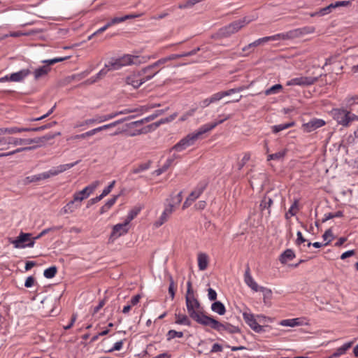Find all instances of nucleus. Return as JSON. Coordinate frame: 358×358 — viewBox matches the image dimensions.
<instances>
[{
    "mask_svg": "<svg viewBox=\"0 0 358 358\" xmlns=\"http://www.w3.org/2000/svg\"><path fill=\"white\" fill-rule=\"evenodd\" d=\"M50 177V172H44L38 175L27 176L24 179V184H29L34 182H37L41 180H45Z\"/></svg>",
    "mask_w": 358,
    "mask_h": 358,
    "instance_id": "obj_25",
    "label": "nucleus"
},
{
    "mask_svg": "<svg viewBox=\"0 0 358 358\" xmlns=\"http://www.w3.org/2000/svg\"><path fill=\"white\" fill-rule=\"evenodd\" d=\"M173 204L169 203V205L165 208L159 220L156 222L155 225L157 227H160L161 225H162L164 222L167 221L169 216L173 213Z\"/></svg>",
    "mask_w": 358,
    "mask_h": 358,
    "instance_id": "obj_21",
    "label": "nucleus"
},
{
    "mask_svg": "<svg viewBox=\"0 0 358 358\" xmlns=\"http://www.w3.org/2000/svg\"><path fill=\"white\" fill-rule=\"evenodd\" d=\"M119 195H115L109 199L101 208L100 214H103L107 212L116 202Z\"/></svg>",
    "mask_w": 358,
    "mask_h": 358,
    "instance_id": "obj_33",
    "label": "nucleus"
},
{
    "mask_svg": "<svg viewBox=\"0 0 358 358\" xmlns=\"http://www.w3.org/2000/svg\"><path fill=\"white\" fill-rule=\"evenodd\" d=\"M295 257L294 252L291 249L285 250L280 257V261L282 264H286L288 261L293 259Z\"/></svg>",
    "mask_w": 358,
    "mask_h": 358,
    "instance_id": "obj_30",
    "label": "nucleus"
},
{
    "mask_svg": "<svg viewBox=\"0 0 358 358\" xmlns=\"http://www.w3.org/2000/svg\"><path fill=\"white\" fill-rule=\"evenodd\" d=\"M287 152L286 150H281L274 154H270L267 156V160H280L284 158Z\"/></svg>",
    "mask_w": 358,
    "mask_h": 358,
    "instance_id": "obj_38",
    "label": "nucleus"
},
{
    "mask_svg": "<svg viewBox=\"0 0 358 358\" xmlns=\"http://www.w3.org/2000/svg\"><path fill=\"white\" fill-rule=\"evenodd\" d=\"M99 185V181H95L92 184L85 187L83 190L76 192L73 195L74 201L81 202L83 199L87 198Z\"/></svg>",
    "mask_w": 358,
    "mask_h": 358,
    "instance_id": "obj_11",
    "label": "nucleus"
},
{
    "mask_svg": "<svg viewBox=\"0 0 358 358\" xmlns=\"http://www.w3.org/2000/svg\"><path fill=\"white\" fill-rule=\"evenodd\" d=\"M94 134H95V131H94V129H92L90 131H87L85 133L76 135V136H74L73 138L74 139L85 138L87 137L93 136Z\"/></svg>",
    "mask_w": 358,
    "mask_h": 358,
    "instance_id": "obj_55",
    "label": "nucleus"
},
{
    "mask_svg": "<svg viewBox=\"0 0 358 358\" xmlns=\"http://www.w3.org/2000/svg\"><path fill=\"white\" fill-rule=\"evenodd\" d=\"M31 73L29 69H22L18 72L10 75L9 80L12 82H20Z\"/></svg>",
    "mask_w": 358,
    "mask_h": 358,
    "instance_id": "obj_23",
    "label": "nucleus"
},
{
    "mask_svg": "<svg viewBox=\"0 0 358 358\" xmlns=\"http://www.w3.org/2000/svg\"><path fill=\"white\" fill-rule=\"evenodd\" d=\"M272 41L271 36H266V37H264V38H259V39L256 40L255 41L250 43L249 45L245 46L242 49V50L243 52H245V51H247V50H248L250 49L255 48L257 46L262 45L264 43H266V42H268V41Z\"/></svg>",
    "mask_w": 358,
    "mask_h": 358,
    "instance_id": "obj_26",
    "label": "nucleus"
},
{
    "mask_svg": "<svg viewBox=\"0 0 358 358\" xmlns=\"http://www.w3.org/2000/svg\"><path fill=\"white\" fill-rule=\"evenodd\" d=\"M208 263V255L205 253H200L198 255V266L199 270L204 271L206 269Z\"/></svg>",
    "mask_w": 358,
    "mask_h": 358,
    "instance_id": "obj_29",
    "label": "nucleus"
},
{
    "mask_svg": "<svg viewBox=\"0 0 358 358\" xmlns=\"http://www.w3.org/2000/svg\"><path fill=\"white\" fill-rule=\"evenodd\" d=\"M35 148L34 146H31V147H24V148H17L13 151H11V152H2V153H0V157H7V156H10V155H13L15 153H18V152H22V151H26V150H31L32 149Z\"/></svg>",
    "mask_w": 358,
    "mask_h": 358,
    "instance_id": "obj_41",
    "label": "nucleus"
},
{
    "mask_svg": "<svg viewBox=\"0 0 358 358\" xmlns=\"http://www.w3.org/2000/svg\"><path fill=\"white\" fill-rule=\"evenodd\" d=\"M196 111V108H192L185 113H184L180 118V121L183 122L187 120L189 117L192 116Z\"/></svg>",
    "mask_w": 358,
    "mask_h": 358,
    "instance_id": "obj_58",
    "label": "nucleus"
},
{
    "mask_svg": "<svg viewBox=\"0 0 358 358\" xmlns=\"http://www.w3.org/2000/svg\"><path fill=\"white\" fill-rule=\"evenodd\" d=\"M208 320L209 321L208 322L207 326L210 327L213 329L220 333H222L223 331L230 334L241 333V329L239 327L233 325L228 322H220L213 317Z\"/></svg>",
    "mask_w": 358,
    "mask_h": 358,
    "instance_id": "obj_3",
    "label": "nucleus"
},
{
    "mask_svg": "<svg viewBox=\"0 0 358 358\" xmlns=\"http://www.w3.org/2000/svg\"><path fill=\"white\" fill-rule=\"evenodd\" d=\"M151 164H152V162L150 160L148 161L145 163L141 164L137 167L134 168L132 169L131 172L133 173L136 174V173H139L142 171H146L150 167Z\"/></svg>",
    "mask_w": 358,
    "mask_h": 358,
    "instance_id": "obj_35",
    "label": "nucleus"
},
{
    "mask_svg": "<svg viewBox=\"0 0 358 358\" xmlns=\"http://www.w3.org/2000/svg\"><path fill=\"white\" fill-rule=\"evenodd\" d=\"M182 192H180L176 196H175L173 198H172V202L173 204L179 205L180 202L182 201Z\"/></svg>",
    "mask_w": 358,
    "mask_h": 358,
    "instance_id": "obj_63",
    "label": "nucleus"
},
{
    "mask_svg": "<svg viewBox=\"0 0 358 358\" xmlns=\"http://www.w3.org/2000/svg\"><path fill=\"white\" fill-rule=\"evenodd\" d=\"M129 224H126L124 221L122 224H117L115 225L113 228V231L110 234V238H117L120 236L126 234L128 231L127 225Z\"/></svg>",
    "mask_w": 358,
    "mask_h": 358,
    "instance_id": "obj_17",
    "label": "nucleus"
},
{
    "mask_svg": "<svg viewBox=\"0 0 358 358\" xmlns=\"http://www.w3.org/2000/svg\"><path fill=\"white\" fill-rule=\"evenodd\" d=\"M150 57H142L135 56L131 55H125L121 58L118 59L119 66L129 65V64H140L141 63L145 62L148 59H149Z\"/></svg>",
    "mask_w": 358,
    "mask_h": 358,
    "instance_id": "obj_9",
    "label": "nucleus"
},
{
    "mask_svg": "<svg viewBox=\"0 0 358 358\" xmlns=\"http://www.w3.org/2000/svg\"><path fill=\"white\" fill-rule=\"evenodd\" d=\"M206 185L207 184L206 182L199 183L188 196L189 200H192L194 202L197 198H199L206 189Z\"/></svg>",
    "mask_w": 358,
    "mask_h": 358,
    "instance_id": "obj_24",
    "label": "nucleus"
},
{
    "mask_svg": "<svg viewBox=\"0 0 358 358\" xmlns=\"http://www.w3.org/2000/svg\"><path fill=\"white\" fill-rule=\"evenodd\" d=\"M179 156L178 155L174 154L171 157L167 159L165 164L159 169L155 170V173L157 176L161 175L162 173L165 172L170 166L173 164L174 160L177 159Z\"/></svg>",
    "mask_w": 358,
    "mask_h": 358,
    "instance_id": "obj_28",
    "label": "nucleus"
},
{
    "mask_svg": "<svg viewBox=\"0 0 358 358\" xmlns=\"http://www.w3.org/2000/svg\"><path fill=\"white\" fill-rule=\"evenodd\" d=\"M208 299L210 300V301H215L216 299H217V293L216 292L212 289V288H208Z\"/></svg>",
    "mask_w": 358,
    "mask_h": 358,
    "instance_id": "obj_62",
    "label": "nucleus"
},
{
    "mask_svg": "<svg viewBox=\"0 0 358 358\" xmlns=\"http://www.w3.org/2000/svg\"><path fill=\"white\" fill-rule=\"evenodd\" d=\"M244 281L245 284L248 287H250L253 291H259L260 287L257 285V283L254 280V279L251 276L250 270L248 265H247V268L244 274Z\"/></svg>",
    "mask_w": 358,
    "mask_h": 358,
    "instance_id": "obj_18",
    "label": "nucleus"
},
{
    "mask_svg": "<svg viewBox=\"0 0 358 358\" xmlns=\"http://www.w3.org/2000/svg\"><path fill=\"white\" fill-rule=\"evenodd\" d=\"M80 160H78L73 163L59 165L56 169H51L49 171L50 176H55L60 173L64 172L65 171L71 169L72 167L78 164Z\"/></svg>",
    "mask_w": 358,
    "mask_h": 358,
    "instance_id": "obj_22",
    "label": "nucleus"
},
{
    "mask_svg": "<svg viewBox=\"0 0 358 358\" xmlns=\"http://www.w3.org/2000/svg\"><path fill=\"white\" fill-rule=\"evenodd\" d=\"M280 324L282 326L293 327L301 325V322H300L299 318H294V319L283 320L280 322Z\"/></svg>",
    "mask_w": 358,
    "mask_h": 358,
    "instance_id": "obj_34",
    "label": "nucleus"
},
{
    "mask_svg": "<svg viewBox=\"0 0 358 358\" xmlns=\"http://www.w3.org/2000/svg\"><path fill=\"white\" fill-rule=\"evenodd\" d=\"M294 124V122L285 124H280L272 127V131L275 134L278 133L284 129H288Z\"/></svg>",
    "mask_w": 358,
    "mask_h": 358,
    "instance_id": "obj_39",
    "label": "nucleus"
},
{
    "mask_svg": "<svg viewBox=\"0 0 358 358\" xmlns=\"http://www.w3.org/2000/svg\"><path fill=\"white\" fill-rule=\"evenodd\" d=\"M322 238L324 241H327L324 245H327L331 241V239H329V238H333L332 230L331 229H327L323 234Z\"/></svg>",
    "mask_w": 358,
    "mask_h": 358,
    "instance_id": "obj_54",
    "label": "nucleus"
},
{
    "mask_svg": "<svg viewBox=\"0 0 358 358\" xmlns=\"http://www.w3.org/2000/svg\"><path fill=\"white\" fill-rule=\"evenodd\" d=\"M296 236H297V238L296 240V245H300L303 243H305L307 241V240L306 238H303L302 234L301 231H298L297 234H296Z\"/></svg>",
    "mask_w": 358,
    "mask_h": 358,
    "instance_id": "obj_64",
    "label": "nucleus"
},
{
    "mask_svg": "<svg viewBox=\"0 0 358 358\" xmlns=\"http://www.w3.org/2000/svg\"><path fill=\"white\" fill-rule=\"evenodd\" d=\"M57 272V268L55 266L49 267L44 271L43 275L46 278H52Z\"/></svg>",
    "mask_w": 358,
    "mask_h": 358,
    "instance_id": "obj_44",
    "label": "nucleus"
},
{
    "mask_svg": "<svg viewBox=\"0 0 358 358\" xmlns=\"http://www.w3.org/2000/svg\"><path fill=\"white\" fill-rule=\"evenodd\" d=\"M27 130L28 129H27V128H25V127H9V128H8L7 134H16V133H20L22 131H27Z\"/></svg>",
    "mask_w": 358,
    "mask_h": 358,
    "instance_id": "obj_52",
    "label": "nucleus"
},
{
    "mask_svg": "<svg viewBox=\"0 0 358 358\" xmlns=\"http://www.w3.org/2000/svg\"><path fill=\"white\" fill-rule=\"evenodd\" d=\"M250 159V155L249 153H245L242 159L238 163V169L241 170Z\"/></svg>",
    "mask_w": 358,
    "mask_h": 358,
    "instance_id": "obj_50",
    "label": "nucleus"
},
{
    "mask_svg": "<svg viewBox=\"0 0 358 358\" xmlns=\"http://www.w3.org/2000/svg\"><path fill=\"white\" fill-rule=\"evenodd\" d=\"M169 109V108L167 107L165 109L157 110L154 114L150 115H149V116H148V117H145L143 119H141L140 120L132 122L129 125L130 127L139 126V125H141V124H144L145 122H149L155 120V118H157L158 116L164 114Z\"/></svg>",
    "mask_w": 358,
    "mask_h": 358,
    "instance_id": "obj_15",
    "label": "nucleus"
},
{
    "mask_svg": "<svg viewBox=\"0 0 358 358\" xmlns=\"http://www.w3.org/2000/svg\"><path fill=\"white\" fill-rule=\"evenodd\" d=\"M117 116V113H112L105 115H97L96 120H98L99 123H101V122L111 120Z\"/></svg>",
    "mask_w": 358,
    "mask_h": 358,
    "instance_id": "obj_48",
    "label": "nucleus"
},
{
    "mask_svg": "<svg viewBox=\"0 0 358 358\" xmlns=\"http://www.w3.org/2000/svg\"><path fill=\"white\" fill-rule=\"evenodd\" d=\"M57 135H60V133L56 134H47L40 138H35L34 139H39V143H44L45 141L53 139Z\"/></svg>",
    "mask_w": 358,
    "mask_h": 358,
    "instance_id": "obj_56",
    "label": "nucleus"
},
{
    "mask_svg": "<svg viewBox=\"0 0 358 358\" xmlns=\"http://www.w3.org/2000/svg\"><path fill=\"white\" fill-rule=\"evenodd\" d=\"M140 207H135L133 209H131L128 213V215L125 220L126 224H129L131 220H133L140 213Z\"/></svg>",
    "mask_w": 358,
    "mask_h": 358,
    "instance_id": "obj_40",
    "label": "nucleus"
},
{
    "mask_svg": "<svg viewBox=\"0 0 358 358\" xmlns=\"http://www.w3.org/2000/svg\"><path fill=\"white\" fill-rule=\"evenodd\" d=\"M250 20H248L246 17L234 21L229 24L221 28L219 31V34L222 37L230 36L231 34L238 32L242 27L248 24Z\"/></svg>",
    "mask_w": 358,
    "mask_h": 358,
    "instance_id": "obj_5",
    "label": "nucleus"
},
{
    "mask_svg": "<svg viewBox=\"0 0 358 358\" xmlns=\"http://www.w3.org/2000/svg\"><path fill=\"white\" fill-rule=\"evenodd\" d=\"M211 309L213 312L217 313L220 315H223L226 313L225 306L222 302L219 301H215L212 303Z\"/></svg>",
    "mask_w": 358,
    "mask_h": 358,
    "instance_id": "obj_31",
    "label": "nucleus"
},
{
    "mask_svg": "<svg viewBox=\"0 0 358 358\" xmlns=\"http://www.w3.org/2000/svg\"><path fill=\"white\" fill-rule=\"evenodd\" d=\"M115 184V180L112 181L110 185L106 187L101 194L103 197H105L107 196L112 190V189L114 187Z\"/></svg>",
    "mask_w": 358,
    "mask_h": 358,
    "instance_id": "obj_57",
    "label": "nucleus"
},
{
    "mask_svg": "<svg viewBox=\"0 0 358 358\" xmlns=\"http://www.w3.org/2000/svg\"><path fill=\"white\" fill-rule=\"evenodd\" d=\"M185 303L189 317L198 324L207 327L208 322L209 321L208 319H210L211 316L204 314L203 308L199 301L196 297L190 299L187 298V301H185Z\"/></svg>",
    "mask_w": 358,
    "mask_h": 358,
    "instance_id": "obj_2",
    "label": "nucleus"
},
{
    "mask_svg": "<svg viewBox=\"0 0 358 358\" xmlns=\"http://www.w3.org/2000/svg\"><path fill=\"white\" fill-rule=\"evenodd\" d=\"M180 58V56L179 55V54H173L168 57H164V58H162V59L157 60L156 62L155 66L156 65H163L169 61L178 59Z\"/></svg>",
    "mask_w": 358,
    "mask_h": 358,
    "instance_id": "obj_36",
    "label": "nucleus"
},
{
    "mask_svg": "<svg viewBox=\"0 0 358 358\" xmlns=\"http://www.w3.org/2000/svg\"><path fill=\"white\" fill-rule=\"evenodd\" d=\"M243 317L246 324L255 332L260 333L264 330L263 327L257 323L253 314L245 312Z\"/></svg>",
    "mask_w": 358,
    "mask_h": 358,
    "instance_id": "obj_13",
    "label": "nucleus"
},
{
    "mask_svg": "<svg viewBox=\"0 0 358 358\" xmlns=\"http://www.w3.org/2000/svg\"><path fill=\"white\" fill-rule=\"evenodd\" d=\"M309 28L304 27L303 29H296L294 30L289 31L286 33L278 34L273 36H271L272 41L277 40H287V39H293L298 38L305 34L310 32L308 31Z\"/></svg>",
    "mask_w": 358,
    "mask_h": 358,
    "instance_id": "obj_8",
    "label": "nucleus"
},
{
    "mask_svg": "<svg viewBox=\"0 0 358 358\" xmlns=\"http://www.w3.org/2000/svg\"><path fill=\"white\" fill-rule=\"evenodd\" d=\"M241 90H242V88H233V89H230L227 91H222V92H217V93L213 94L210 97V101H211V103H213L215 102L220 101L223 97H224L226 96H229L236 92H238L241 91Z\"/></svg>",
    "mask_w": 358,
    "mask_h": 358,
    "instance_id": "obj_16",
    "label": "nucleus"
},
{
    "mask_svg": "<svg viewBox=\"0 0 358 358\" xmlns=\"http://www.w3.org/2000/svg\"><path fill=\"white\" fill-rule=\"evenodd\" d=\"M269 194H270V192H268L264 195V196L262 199L260 205H259V208H260L261 211L263 212L264 210H267V213H268V215L271 214L270 208H271V205L273 204V199L269 195Z\"/></svg>",
    "mask_w": 358,
    "mask_h": 358,
    "instance_id": "obj_19",
    "label": "nucleus"
},
{
    "mask_svg": "<svg viewBox=\"0 0 358 358\" xmlns=\"http://www.w3.org/2000/svg\"><path fill=\"white\" fill-rule=\"evenodd\" d=\"M8 141H9V145H29L31 143H39V139H32V138H17L13 137H8Z\"/></svg>",
    "mask_w": 358,
    "mask_h": 358,
    "instance_id": "obj_20",
    "label": "nucleus"
},
{
    "mask_svg": "<svg viewBox=\"0 0 358 358\" xmlns=\"http://www.w3.org/2000/svg\"><path fill=\"white\" fill-rule=\"evenodd\" d=\"M55 108H56V103L53 106V107L50 110H49V111L47 113H45L38 117L31 118L29 120V121L34 122V121H39V120H43L44 118L48 117L50 114H52L53 113V111L55 110Z\"/></svg>",
    "mask_w": 358,
    "mask_h": 358,
    "instance_id": "obj_51",
    "label": "nucleus"
},
{
    "mask_svg": "<svg viewBox=\"0 0 358 358\" xmlns=\"http://www.w3.org/2000/svg\"><path fill=\"white\" fill-rule=\"evenodd\" d=\"M282 89V86L280 84H276L271 87L267 89L265 91L266 95H270L278 93Z\"/></svg>",
    "mask_w": 358,
    "mask_h": 358,
    "instance_id": "obj_47",
    "label": "nucleus"
},
{
    "mask_svg": "<svg viewBox=\"0 0 358 358\" xmlns=\"http://www.w3.org/2000/svg\"><path fill=\"white\" fill-rule=\"evenodd\" d=\"M155 64H156V62H155L152 64L149 65V66L142 69L143 73H145V74L148 73V75H149V74H152V73H155V71H154V69H156V68H158L159 66H161V65H156L155 66Z\"/></svg>",
    "mask_w": 358,
    "mask_h": 358,
    "instance_id": "obj_49",
    "label": "nucleus"
},
{
    "mask_svg": "<svg viewBox=\"0 0 358 358\" xmlns=\"http://www.w3.org/2000/svg\"><path fill=\"white\" fill-rule=\"evenodd\" d=\"M326 122L322 119L313 118L307 123L302 124V128L306 132H312L315 129L325 125Z\"/></svg>",
    "mask_w": 358,
    "mask_h": 358,
    "instance_id": "obj_14",
    "label": "nucleus"
},
{
    "mask_svg": "<svg viewBox=\"0 0 358 358\" xmlns=\"http://www.w3.org/2000/svg\"><path fill=\"white\" fill-rule=\"evenodd\" d=\"M105 67L109 71L111 69H118L120 68L119 66L118 59H117L115 62H109L108 64H106Z\"/></svg>",
    "mask_w": 358,
    "mask_h": 358,
    "instance_id": "obj_60",
    "label": "nucleus"
},
{
    "mask_svg": "<svg viewBox=\"0 0 358 358\" xmlns=\"http://www.w3.org/2000/svg\"><path fill=\"white\" fill-rule=\"evenodd\" d=\"M298 200H295L288 210L290 216H294L298 211Z\"/></svg>",
    "mask_w": 358,
    "mask_h": 358,
    "instance_id": "obj_53",
    "label": "nucleus"
},
{
    "mask_svg": "<svg viewBox=\"0 0 358 358\" xmlns=\"http://www.w3.org/2000/svg\"><path fill=\"white\" fill-rule=\"evenodd\" d=\"M334 119L339 124L348 127L350 122V112L343 109L336 110L334 113Z\"/></svg>",
    "mask_w": 358,
    "mask_h": 358,
    "instance_id": "obj_12",
    "label": "nucleus"
},
{
    "mask_svg": "<svg viewBox=\"0 0 358 358\" xmlns=\"http://www.w3.org/2000/svg\"><path fill=\"white\" fill-rule=\"evenodd\" d=\"M229 118V116H227L225 118L219 120L218 122L203 125L195 133L189 134L183 138H182L178 143H176L174 146H173L171 148L170 151L176 150L178 152H180L186 149L187 147L193 145L195 143V141L197 139H199L202 134L213 129L218 124L223 123L225 120H228Z\"/></svg>",
    "mask_w": 358,
    "mask_h": 358,
    "instance_id": "obj_1",
    "label": "nucleus"
},
{
    "mask_svg": "<svg viewBox=\"0 0 358 358\" xmlns=\"http://www.w3.org/2000/svg\"><path fill=\"white\" fill-rule=\"evenodd\" d=\"M259 291H261V292H263L264 303L265 304H267L270 301L271 298H272V292H271V290L270 289H268V288H266V287H260Z\"/></svg>",
    "mask_w": 358,
    "mask_h": 358,
    "instance_id": "obj_37",
    "label": "nucleus"
},
{
    "mask_svg": "<svg viewBox=\"0 0 358 358\" xmlns=\"http://www.w3.org/2000/svg\"><path fill=\"white\" fill-rule=\"evenodd\" d=\"M319 79V77H307L301 76L294 78L287 82V85H300V86H309L315 83Z\"/></svg>",
    "mask_w": 358,
    "mask_h": 358,
    "instance_id": "obj_10",
    "label": "nucleus"
},
{
    "mask_svg": "<svg viewBox=\"0 0 358 358\" xmlns=\"http://www.w3.org/2000/svg\"><path fill=\"white\" fill-rule=\"evenodd\" d=\"M159 71L144 76L145 73H143V70L138 72H134L132 74L128 76L125 78V82L127 85H131L134 88L139 87L143 83L152 78Z\"/></svg>",
    "mask_w": 358,
    "mask_h": 358,
    "instance_id": "obj_4",
    "label": "nucleus"
},
{
    "mask_svg": "<svg viewBox=\"0 0 358 358\" xmlns=\"http://www.w3.org/2000/svg\"><path fill=\"white\" fill-rule=\"evenodd\" d=\"M202 1L201 0H186L184 3L178 5V8L185 9L193 7L195 4Z\"/></svg>",
    "mask_w": 358,
    "mask_h": 358,
    "instance_id": "obj_42",
    "label": "nucleus"
},
{
    "mask_svg": "<svg viewBox=\"0 0 358 358\" xmlns=\"http://www.w3.org/2000/svg\"><path fill=\"white\" fill-rule=\"evenodd\" d=\"M178 116V113H174L173 114L171 115L169 117H164V118H162L160 119V122L162 124H166V123H169V122H172L176 117Z\"/></svg>",
    "mask_w": 358,
    "mask_h": 358,
    "instance_id": "obj_59",
    "label": "nucleus"
},
{
    "mask_svg": "<svg viewBox=\"0 0 358 358\" xmlns=\"http://www.w3.org/2000/svg\"><path fill=\"white\" fill-rule=\"evenodd\" d=\"M69 58V57H56L54 59L43 61V63L46 64V65L41 66L34 71V78L36 80H38L39 78L44 77L50 72V71L51 69L50 67L49 66L50 65H53L57 62H63Z\"/></svg>",
    "mask_w": 358,
    "mask_h": 358,
    "instance_id": "obj_6",
    "label": "nucleus"
},
{
    "mask_svg": "<svg viewBox=\"0 0 358 358\" xmlns=\"http://www.w3.org/2000/svg\"><path fill=\"white\" fill-rule=\"evenodd\" d=\"M332 8H336L334 7V3H331L329 4V6H326L325 8H323L320 10V13L322 15H324L326 14H328L331 11V9Z\"/></svg>",
    "mask_w": 358,
    "mask_h": 358,
    "instance_id": "obj_61",
    "label": "nucleus"
},
{
    "mask_svg": "<svg viewBox=\"0 0 358 358\" xmlns=\"http://www.w3.org/2000/svg\"><path fill=\"white\" fill-rule=\"evenodd\" d=\"M175 317H176V324H184V325H187V326H190L191 325V321L189 319V317L186 315H184V314H177L176 313L175 314Z\"/></svg>",
    "mask_w": 358,
    "mask_h": 358,
    "instance_id": "obj_32",
    "label": "nucleus"
},
{
    "mask_svg": "<svg viewBox=\"0 0 358 358\" xmlns=\"http://www.w3.org/2000/svg\"><path fill=\"white\" fill-rule=\"evenodd\" d=\"M108 70L105 67L104 69H101L96 75V77L94 78H90L89 80H87V83H95L96 80L101 79V78H103L104 76L106 75V73H108Z\"/></svg>",
    "mask_w": 358,
    "mask_h": 358,
    "instance_id": "obj_46",
    "label": "nucleus"
},
{
    "mask_svg": "<svg viewBox=\"0 0 358 358\" xmlns=\"http://www.w3.org/2000/svg\"><path fill=\"white\" fill-rule=\"evenodd\" d=\"M76 202H79V201H74V199L69 201L61 210V214H69L74 212L80 206Z\"/></svg>",
    "mask_w": 358,
    "mask_h": 358,
    "instance_id": "obj_27",
    "label": "nucleus"
},
{
    "mask_svg": "<svg viewBox=\"0 0 358 358\" xmlns=\"http://www.w3.org/2000/svg\"><path fill=\"white\" fill-rule=\"evenodd\" d=\"M182 338L183 337V333L182 331H177L176 330L171 329L168 331L166 334V339L167 341H171L174 338Z\"/></svg>",
    "mask_w": 358,
    "mask_h": 358,
    "instance_id": "obj_45",
    "label": "nucleus"
},
{
    "mask_svg": "<svg viewBox=\"0 0 358 358\" xmlns=\"http://www.w3.org/2000/svg\"><path fill=\"white\" fill-rule=\"evenodd\" d=\"M62 226H56V227H52L50 228L45 229L39 234H38L36 237L33 238V239L35 241V240H37V239L41 238L44 235L47 234L48 232L59 230L60 229H62Z\"/></svg>",
    "mask_w": 358,
    "mask_h": 358,
    "instance_id": "obj_43",
    "label": "nucleus"
},
{
    "mask_svg": "<svg viewBox=\"0 0 358 358\" xmlns=\"http://www.w3.org/2000/svg\"><path fill=\"white\" fill-rule=\"evenodd\" d=\"M31 234L29 233L21 232L16 239L13 240L12 238H9V242L12 243L15 248H32L34 245L35 241L34 239L31 240Z\"/></svg>",
    "mask_w": 358,
    "mask_h": 358,
    "instance_id": "obj_7",
    "label": "nucleus"
}]
</instances>
